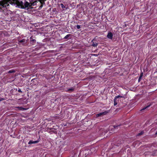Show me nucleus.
<instances>
[{
	"label": "nucleus",
	"instance_id": "obj_1",
	"mask_svg": "<svg viewBox=\"0 0 157 157\" xmlns=\"http://www.w3.org/2000/svg\"><path fill=\"white\" fill-rule=\"evenodd\" d=\"M12 5L15 4V3L13 2L11 0H3L0 1V10H2L3 7H7L9 6V4Z\"/></svg>",
	"mask_w": 157,
	"mask_h": 157
},
{
	"label": "nucleus",
	"instance_id": "obj_2",
	"mask_svg": "<svg viewBox=\"0 0 157 157\" xmlns=\"http://www.w3.org/2000/svg\"><path fill=\"white\" fill-rule=\"evenodd\" d=\"M32 6H31V5L27 1H25L23 3V6L21 7V9H29L31 8Z\"/></svg>",
	"mask_w": 157,
	"mask_h": 157
},
{
	"label": "nucleus",
	"instance_id": "obj_3",
	"mask_svg": "<svg viewBox=\"0 0 157 157\" xmlns=\"http://www.w3.org/2000/svg\"><path fill=\"white\" fill-rule=\"evenodd\" d=\"M25 1H27L31 5V6H34L36 5L37 2L36 0H25Z\"/></svg>",
	"mask_w": 157,
	"mask_h": 157
},
{
	"label": "nucleus",
	"instance_id": "obj_4",
	"mask_svg": "<svg viewBox=\"0 0 157 157\" xmlns=\"http://www.w3.org/2000/svg\"><path fill=\"white\" fill-rule=\"evenodd\" d=\"M16 4L18 7L21 8V7L23 6V3L22 1H17L16 2Z\"/></svg>",
	"mask_w": 157,
	"mask_h": 157
},
{
	"label": "nucleus",
	"instance_id": "obj_5",
	"mask_svg": "<svg viewBox=\"0 0 157 157\" xmlns=\"http://www.w3.org/2000/svg\"><path fill=\"white\" fill-rule=\"evenodd\" d=\"M108 113V112L105 111L104 112L100 113L96 115V117H98L100 116L106 115Z\"/></svg>",
	"mask_w": 157,
	"mask_h": 157
},
{
	"label": "nucleus",
	"instance_id": "obj_6",
	"mask_svg": "<svg viewBox=\"0 0 157 157\" xmlns=\"http://www.w3.org/2000/svg\"><path fill=\"white\" fill-rule=\"evenodd\" d=\"M30 43L32 45H34L36 43V40L35 39H33L32 36H31L30 38Z\"/></svg>",
	"mask_w": 157,
	"mask_h": 157
},
{
	"label": "nucleus",
	"instance_id": "obj_7",
	"mask_svg": "<svg viewBox=\"0 0 157 157\" xmlns=\"http://www.w3.org/2000/svg\"><path fill=\"white\" fill-rule=\"evenodd\" d=\"M40 140L38 139L37 140L35 141H33L32 140H30L28 142V144H36L39 142Z\"/></svg>",
	"mask_w": 157,
	"mask_h": 157
},
{
	"label": "nucleus",
	"instance_id": "obj_8",
	"mask_svg": "<svg viewBox=\"0 0 157 157\" xmlns=\"http://www.w3.org/2000/svg\"><path fill=\"white\" fill-rule=\"evenodd\" d=\"M107 36L109 39H112L113 37V34L112 33L110 32H109L108 33Z\"/></svg>",
	"mask_w": 157,
	"mask_h": 157
},
{
	"label": "nucleus",
	"instance_id": "obj_9",
	"mask_svg": "<svg viewBox=\"0 0 157 157\" xmlns=\"http://www.w3.org/2000/svg\"><path fill=\"white\" fill-rule=\"evenodd\" d=\"M18 44H24L26 43V40L24 39H22L21 40H18Z\"/></svg>",
	"mask_w": 157,
	"mask_h": 157
},
{
	"label": "nucleus",
	"instance_id": "obj_10",
	"mask_svg": "<svg viewBox=\"0 0 157 157\" xmlns=\"http://www.w3.org/2000/svg\"><path fill=\"white\" fill-rule=\"evenodd\" d=\"M38 2H39L41 4L40 8H42L43 5L45 4V1L44 0H38Z\"/></svg>",
	"mask_w": 157,
	"mask_h": 157
},
{
	"label": "nucleus",
	"instance_id": "obj_11",
	"mask_svg": "<svg viewBox=\"0 0 157 157\" xmlns=\"http://www.w3.org/2000/svg\"><path fill=\"white\" fill-rule=\"evenodd\" d=\"M151 104H150L149 105H148L147 106H146L144 107L143 108H142L140 110V111H141V112H143L144 110L147 109V108L150 107L151 106Z\"/></svg>",
	"mask_w": 157,
	"mask_h": 157
},
{
	"label": "nucleus",
	"instance_id": "obj_12",
	"mask_svg": "<svg viewBox=\"0 0 157 157\" xmlns=\"http://www.w3.org/2000/svg\"><path fill=\"white\" fill-rule=\"evenodd\" d=\"M91 42H92V46L93 47H96L98 45V44L96 42H94V40H92Z\"/></svg>",
	"mask_w": 157,
	"mask_h": 157
},
{
	"label": "nucleus",
	"instance_id": "obj_13",
	"mask_svg": "<svg viewBox=\"0 0 157 157\" xmlns=\"http://www.w3.org/2000/svg\"><path fill=\"white\" fill-rule=\"evenodd\" d=\"M119 101L118 100H117V98L115 97L114 99V105L115 106L117 104V102Z\"/></svg>",
	"mask_w": 157,
	"mask_h": 157
},
{
	"label": "nucleus",
	"instance_id": "obj_14",
	"mask_svg": "<svg viewBox=\"0 0 157 157\" xmlns=\"http://www.w3.org/2000/svg\"><path fill=\"white\" fill-rule=\"evenodd\" d=\"M52 129H54V128H50V129L51 130V131H50V132H52L55 134H57V132L56 131L54 130H52Z\"/></svg>",
	"mask_w": 157,
	"mask_h": 157
},
{
	"label": "nucleus",
	"instance_id": "obj_15",
	"mask_svg": "<svg viewBox=\"0 0 157 157\" xmlns=\"http://www.w3.org/2000/svg\"><path fill=\"white\" fill-rule=\"evenodd\" d=\"M71 36V34H68L66 36L63 38L64 39H68V38Z\"/></svg>",
	"mask_w": 157,
	"mask_h": 157
},
{
	"label": "nucleus",
	"instance_id": "obj_16",
	"mask_svg": "<svg viewBox=\"0 0 157 157\" xmlns=\"http://www.w3.org/2000/svg\"><path fill=\"white\" fill-rule=\"evenodd\" d=\"M17 109H18L19 110H25L26 109L25 108H24L21 107H17Z\"/></svg>",
	"mask_w": 157,
	"mask_h": 157
},
{
	"label": "nucleus",
	"instance_id": "obj_17",
	"mask_svg": "<svg viewBox=\"0 0 157 157\" xmlns=\"http://www.w3.org/2000/svg\"><path fill=\"white\" fill-rule=\"evenodd\" d=\"M144 133L143 131H141L140 133H138L136 135L137 136H139L142 135Z\"/></svg>",
	"mask_w": 157,
	"mask_h": 157
},
{
	"label": "nucleus",
	"instance_id": "obj_18",
	"mask_svg": "<svg viewBox=\"0 0 157 157\" xmlns=\"http://www.w3.org/2000/svg\"><path fill=\"white\" fill-rule=\"evenodd\" d=\"M15 72V71L13 70H11L9 71L8 72V73H14Z\"/></svg>",
	"mask_w": 157,
	"mask_h": 157
},
{
	"label": "nucleus",
	"instance_id": "obj_19",
	"mask_svg": "<svg viewBox=\"0 0 157 157\" xmlns=\"http://www.w3.org/2000/svg\"><path fill=\"white\" fill-rule=\"evenodd\" d=\"M60 5L61 8H62V9H63V10H64V9H67L66 8L65 6H64V5H63V3L60 4Z\"/></svg>",
	"mask_w": 157,
	"mask_h": 157
},
{
	"label": "nucleus",
	"instance_id": "obj_20",
	"mask_svg": "<svg viewBox=\"0 0 157 157\" xmlns=\"http://www.w3.org/2000/svg\"><path fill=\"white\" fill-rule=\"evenodd\" d=\"M74 89L73 87H71V88H70L67 90V91H73L74 90Z\"/></svg>",
	"mask_w": 157,
	"mask_h": 157
},
{
	"label": "nucleus",
	"instance_id": "obj_21",
	"mask_svg": "<svg viewBox=\"0 0 157 157\" xmlns=\"http://www.w3.org/2000/svg\"><path fill=\"white\" fill-rule=\"evenodd\" d=\"M115 97L116 98H123V96H120V95H118L117 96H116Z\"/></svg>",
	"mask_w": 157,
	"mask_h": 157
},
{
	"label": "nucleus",
	"instance_id": "obj_22",
	"mask_svg": "<svg viewBox=\"0 0 157 157\" xmlns=\"http://www.w3.org/2000/svg\"><path fill=\"white\" fill-rule=\"evenodd\" d=\"M120 126V125H115L113 126V127L114 128H115V129H117V127L119 126Z\"/></svg>",
	"mask_w": 157,
	"mask_h": 157
},
{
	"label": "nucleus",
	"instance_id": "obj_23",
	"mask_svg": "<svg viewBox=\"0 0 157 157\" xmlns=\"http://www.w3.org/2000/svg\"><path fill=\"white\" fill-rule=\"evenodd\" d=\"M76 27L77 29H79L80 28V26L78 25H77L76 26Z\"/></svg>",
	"mask_w": 157,
	"mask_h": 157
},
{
	"label": "nucleus",
	"instance_id": "obj_24",
	"mask_svg": "<svg viewBox=\"0 0 157 157\" xmlns=\"http://www.w3.org/2000/svg\"><path fill=\"white\" fill-rule=\"evenodd\" d=\"M5 100V99L3 98H0V101Z\"/></svg>",
	"mask_w": 157,
	"mask_h": 157
},
{
	"label": "nucleus",
	"instance_id": "obj_25",
	"mask_svg": "<svg viewBox=\"0 0 157 157\" xmlns=\"http://www.w3.org/2000/svg\"><path fill=\"white\" fill-rule=\"evenodd\" d=\"M143 74L142 73H141L140 75V78H142V76H143Z\"/></svg>",
	"mask_w": 157,
	"mask_h": 157
},
{
	"label": "nucleus",
	"instance_id": "obj_26",
	"mask_svg": "<svg viewBox=\"0 0 157 157\" xmlns=\"http://www.w3.org/2000/svg\"><path fill=\"white\" fill-rule=\"evenodd\" d=\"M18 91V92H20V93L22 92V91H21V90L20 89H19Z\"/></svg>",
	"mask_w": 157,
	"mask_h": 157
},
{
	"label": "nucleus",
	"instance_id": "obj_27",
	"mask_svg": "<svg viewBox=\"0 0 157 157\" xmlns=\"http://www.w3.org/2000/svg\"><path fill=\"white\" fill-rule=\"evenodd\" d=\"M141 78H140V77H139V79H138V81L139 82H140V79H141Z\"/></svg>",
	"mask_w": 157,
	"mask_h": 157
},
{
	"label": "nucleus",
	"instance_id": "obj_28",
	"mask_svg": "<svg viewBox=\"0 0 157 157\" xmlns=\"http://www.w3.org/2000/svg\"><path fill=\"white\" fill-rule=\"evenodd\" d=\"M44 86L45 87H47V86L46 85H45Z\"/></svg>",
	"mask_w": 157,
	"mask_h": 157
},
{
	"label": "nucleus",
	"instance_id": "obj_29",
	"mask_svg": "<svg viewBox=\"0 0 157 157\" xmlns=\"http://www.w3.org/2000/svg\"><path fill=\"white\" fill-rule=\"evenodd\" d=\"M155 134H156V135H157V132H156V133H155Z\"/></svg>",
	"mask_w": 157,
	"mask_h": 157
},
{
	"label": "nucleus",
	"instance_id": "obj_30",
	"mask_svg": "<svg viewBox=\"0 0 157 157\" xmlns=\"http://www.w3.org/2000/svg\"><path fill=\"white\" fill-rule=\"evenodd\" d=\"M125 27H126V24H125Z\"/></svg>",
	"mask_w": 157,
	"mask_h": 157
},
{
	"label": "nucleus",
	"instance_id": "obj_31",
	"mask_svg": "<svg viewBox=\"0 0 157 157\" xmlns=\"http://www.w3.org/2000/svg\"><path fill=\"white\" fill-rule=\"evenodd\" d=\"M3 0H0V1H3Z\"/></svg>",
	"mask_w": 157,
	"mask_h": 157
},
{
	"label": "nucleus",
	"instance_id": "obj_32",
	"mask_svg": "<svg viewBox=\"0 0 157 157\" xmlns=\"http://www.w3.org/2000/svg\"><path fill=\"white\" fill-rule=\"evenodd\" d=\"M44 0V1H46V0Z\"/></svg>",
	"mask_w": 157,
	"mask_h": 157
},
{
	"label": "nucleus",
	"instance_id": "obj_33",
	"mask_svg": "<svg viewBox=\"0 0 157 157\" xmlns=\"http://www.w3.org/2000/svg\"><path fill=\"white\" fill-rule=\"evenodd\" d=\"M13 1H14V0H13Z\"/></svg>",
	"mask_w": 157,
	"mask_h": 157
}]
</instances>
